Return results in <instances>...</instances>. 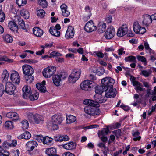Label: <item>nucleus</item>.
<instances>
[{
	"label": "nucleus",
	"instance_id": "nucleus-1",
	"mask_svg": "<svg viewBox=\"0 0 156 156\" xmlns=\"http://www.w3.org/2000/svg\"><path fill=\"white\" fill-rule=\"evenodd\" d=\"M108 84L107 88H106L105 96L107 98H113L115 97L117 94V90L115 88H113V84L115 83V80L110 77H108Z\"/></svg>",
	"mask_w": 156,
	"mask_h": 156
},
{
	"label": "nucleus",
	"instance_id": "nucleus-2",
	"mask_svg": "<svg viewBox=\"0 0 156 156\" xmlns=\"http://www.w3.org/2000/svg\"><path fill=\"white\" fill-rule=\"evenodd\" d=\"M22 68L26 81L28 83H31L34 80V77L32 75L34 73L33 69L27 64L23 65Z\"/></svg>",
	"mask_w": 156,
	"mask_h": 156
},
{
	"label": "nucleus",
	"instance_id": "nucleus-3",
	"mask_svg": "<svg viewBox=\"0 0 156 156\" xmlns=\"http://www.w3.org/2000/svg\"><path fill=\"white\" fill-rule=\"evenodd\" d=\"M95 101L90 99H85L83 101L85 105L93 106L99 107V105L98 104L104 103L106 100L103 99L101 94H96L94 96Z\"/></svg>",
	"mask_w": 156,
	"mask_h": 156
},
{
	"label": "nucleus",
	"instance_id": "nucleus-4",
	"mask_svg": "<svg viewBox=\"0 0 156 156\" xmlns=\"http://www.w3.org/2000/svg\"><path fill=\"white\" fill-rule=\"evenodd\" d=\"M108 77H106L101 80V85L100 86H97L95 87V92L96 94H102L104 92H105L106 88H107L108 84Z\"/></svg>",
	"mask_w": 156,
	"mask_h": 156
},
{
	"label": "nucleus",
	"instance_id": "nucleus-5",
	"mask_svg": "<svg viewBox=\"0 0 156 156\" xmlns=\"http://www.w3.org/2000/svg\"><path fill=\"white\" fill-rule=\"evenodd\" d=\"M67 76V74L65 72H61L57 75H53L52 76V80L54 84L58 87L60 86V82L62 79H64Z\"/></svg>",
	"mask_w": 156,
	"mask_h": 156
},
{
	"label": "nucleus",
	"instance_id": "nucleus-6",
	"mask_svg": "<svg viewBox=\"0 0 156 156\" xmlns=\"http://www.w3.org/2000/svg\"><path fill=\"white\" fill-rule=\"evenodd\" d=\"M96 106L90 105L86 106L84 108L85 112L90 115H96L99 114L100 111L99 108H96Z\"/></svg>",
	"mask_w": 156,
	"mask_h": 156
},
{
	"label": "nucleus",
	"instance_id": "nucleus-7",
	"mask_svg": "<svg viewBox=\"0 0 156 156\" xmlns=\"http://www.w3.org/2000/svg\"><path fill=\"white\" fill-rule=\"evenodd\" d=\"M56 68L53 66H49L44 69L42 71L43 76L46 78H50L55 73Z\"/></svg>",
	"mask_w": 156,
	"mask_h": 156
},
{
	"label": "nucleus",
	"instance_id": "nucleus-8",
	"mask_svg": "<svg viewBox=\"0 0 156 156\" xmlns=\"http://www.w3.org/2000/svg\"><path fill=\"white\" fill-rule=\"evenodd\" d=\"M93 81L88 80H86L83 81L80 84L81 89L84 90H90L91 88L93 87Z\"/></svg>",
	"mask_w": 156,
	"mask_h": 156
},
{
	"label": "nucleus",
	"instance_id": "nucleus-9",
	"mask_svg": "<svg viewBox=\"0 0 156 156\" xmlns=\"http://www.w3.org/2000/svg\"><path fill=\"white\" fill-rule=\"evenodd\" d=\"M16 89V87L13 84L10 82H8L6 84L5 92L9 95H12Z\"/></svg>",
	"mask_w": 156,
	"mask_h": 156
},
{
	"label": "nucleus",
	"instance_id": "nucleus-10",
	"mask_svg": "<svg viewBox=\"0 0 156 156\" xmlns=\"http://www.w3.org/2000/svg\"><path fill=\"white\" fill-rule=\"evenodd\" d=\"M115 33V29L113 26L108 27L105 32V37L107 39H110L113 37Z\"/></svg>",
	"mask_w": 156,
	"mask_h": 156
},
{
	"label": "nucleus",
	"instance_id": "nucleus-11",
	"mask_svg": "<svg viewBox=\"0 0 156 156\" xmlns=\"http://www.w3.org/2000/svg\"><path fill=\"white\" fill-rule=\"evenodd\" d=\"M85 31L88 33L91 32L95 31L97 27L94 25L93 21L90 20L88 21L84 27Z\"/></svg>",
	"mask_w": 156,
	"mask_h": 156
},
{
	"label": "nucleus",
	"instance_id": "nucleus-12",
	"mask_svg": "<svg viewBox=\"0 0 156 156\" xmlns=\"http://www.w3.org/2000/svg\"><path fill=\"white\" fill-rule=\"evenodd\" d=\"M128 32V27L126 24H123L118 29L117 35L119 37H122L126 35Z\"/></svg>",
	"mask_w": 156,
	"mask_h": 156
},
{
	"label": "nucleus",
	"instance_id": "nucleus-13",
	"mask_svg": "<svg viewBox=\"0 0 156 156\" xmlns=\"http://www.w3.org/2000/svg\"><path fill=\"white\" fill-rule=\"evenodd\" d=\"M17 145V141L16 140H13L11 142H10L7 141H5L2 144V147L5 150L7 151L6 149H8L9 147H15Z\"/></svg>",
	"mask_w": 156,
	"mask_h": 156
},
{
	"label": "nucleus",
	"instance_id": "nucleus-14",
	"mask_svg": "<svg viewBox=\"0 0 156 156\" xmlns=\"http://www.w3.org/2000/svg\"><path fill=\"white\" fill-rule=\"evenodd\" d=\"M65 118L60 114H55L52 117V119L53 123L60 124H61Z\"/></svg>",
	"mask_w": 156,
	"mask_h": 156
},
{
	"label": "nucleus",
	"instance_id": "nucleus-15",
	"mask_svg": "<svg viewBox=\"0 0 156 156\" xmlns=\"http://www.w3.org/2000/svg\"><path fill=\"white\" fill-rule=\"evenodd\" d=\"M23 97L24 99H27L30 94H31V88L27 85L24 86L22 89Z\"/></svg>",
	"mask_w": 156,
	"mask_h": 156
},
{
	"label": "nucleus",
	"instance_id": "nucleus-16",
	"mask_svg": "<svg viewBox=\"0 0 156 156\" xmlns=\"http://www.w3.org/2000/svg\"><path fill=\"white\" fill-rule=\"evenodd\" d=\"M11 80L16 84H19L20 79L18 73L15 71L14 73H12L10 76Z\"/></svg>",
	"mask_w": 156,
	"mask_h": 156
},
{
	"label": "nucleus",
	"instance_id": "nucleus-17",
	"mask_svg": "<svg viewBox=\"0 0 156 156\" xmlns=\"http://www.w3.org/2000/svg\"><path fill=\"white\" fill-rule=\"evenodd\" d=\"M74 27L71 26H69L65 34V37L66 39L72 38L74 36Z\"/></svg>",
	"mask_w": 156,
	"mask_h": 156
},
{
	"label": "nucleus",
	"instance_id": "nucleus-18",
	"mask_svg": "<svg viewBox=\"0 0 156 156\" xmlns=\"http://www.w3.org/2000/svg\"><path fill=\"white\" fill-rule=\"evenodd\" d=\"M76 144L75 142L71 141L62 145V147L67 150L74 149H76Z\"/></svg>",
	"mask_w": 156,
	"mask_h": 156
},
{
	"label": "nucleus",
	"instance_id": "nucleus-19",
	"mask_svg": "<svg viewBox=\"0 0 156 156\" xmlns=\"http://www.w3.org/2000/svg\"><path fill=\"white\" fill-rule=\"evenodd\" d=\"M133 85L135 86V89L137 93L139 92V91H144L145 90V88H142V85L141 83L137 81H132Z\"/></svg>",
	"mask_w": 156,
	"mask_h": 156
},
{
	"label": "nucleus",
	"instance_id": "nucleus-20",
	"mask_svg": "<svg viewBox=\"0 0 156 156\" xmlns=\"http://www.w3.org/2000/svg\"><path fill=\"white\" fill-rule=\"evenodd\" d=\"M38 145L37 143L34 141H30L26 144V148L29 151H32L34 148L36 147Z\"/></svg>",
	"mask_w": 156,
	"mask_h": 156
},
{
	"label": "nucleus",
	"instance_id": "nucleus-21",
	"mask_svg": "<svg viewBox=\"0 0 156 156\" xmlns=\"http://www.w3.org/2000/svg\"><path fill=\"white\" fill-rule=\"evenodd\" d=\"M68 7L65 3L62 4L60 6V8L62 12V15L65 17H68L70 14V12L67 10Z\"/></svg>",
	"mask_w": 156,
	"mask_h": 156
},
{
	"label": "nucleus",
	"instance_id": "nucleus-22",
	"mask_svg": "<svg viewBox=\"0 0 156 156\" xmlns=\"http://www.w3.org/2000/svg\"><path fill=\"white\" fill-rule=\"evenodd\" d=\"M53 140L55 141L61 142L62 141H67L69 140V137L67 135H58L55 136Z\"/></svg>",
	"mask_w": 156,
	"mask_h": 156
},
{
	"label": "nucleus",
	"instance_id": "nucleus-23",
	"mask_svg": "<svg viewBox=\"0 0 156 156\" xmlns=\"http://www.w3.org/2000/svg\"><path fill=\"white\" fill-rule=\"evenodd\" d=\"M45 152L47 156H59L56 154V149L55 148L51 147L47 148Z\"/></svg>",
	"mask_w": 156,
	"mask_h": 156
},
{
	"label": "nucleus",
	"instance_id": "nucleus-24",
	"mask_svg": "<svg viewBox=\"0 0 156 156\" xmlns=\"http://www.w3.org/2000/svg\"><path fill=\"white\" fill-rule=\"evenodd\" d=\"M33 33L36 37H40L43 35L44 31L39 27H36L33 29Z\"/></svg>",
	"mask_w": 156,
	"mask_h": 156
},
{
	"label": "nucleus",
	"instance_id": "nucleus-25",
	"mask_svg": "<svg viewBox=\"0 0 156 156\" xmlns=\"http://www.w3.org/2000/svg\"><path fill=\"white\" fill-rule=\"evenodd\" d=\"M33 118L35 122L37 124L42 123L44 121L43 117L41 115L37 114L33 115Z\"/></svg>",
	"mask_w": 156,
	"mask_h": 156
},
{
	"label": "nucleus",
	"instance_id": "nucleus-26",
	"mask_svg": "<svg viewBox=\"0 0 156 156\" xmlns=\"http://www.w3.org/2000/svg\"><path fill=\"white\" fill-rule=\"evenodd\" d=\"M8 27L13 32L16 31L17 32L18 30V27L16 23L13 21H11L8 23Z\"/></svg>",
	"mask_w": 156,
	"mask_h": 156
},
{
	"label": "nucleus",
	"instance_id": "nucleus-27",
	"mask_svg": "<svg viewBox=\"0 0 156 156\" xmlns=\"http://www.w3.org/2000/svg\"><path fill=\"white\" fill-rule=\"evenodd\" d=\"M7 117L12 119L13 120H17L18 119V115L16 112H10L7 113L6 114Z\"/></svg>",
	"mask_w": 156,
	"mask_h": 156
},
{
	"label": "nucleus",
	"instance_id": "nucleus-28",
	"mask_svg": "<svg viewBox=\"0 0 156 156\" xmlns=\"http://www.w3.org/2000/svg\"><path fill=\"white\" fill-rule=\"evenodd\" d=\"M50 34L53 36L59 37L60 36V33L59 31L55 30L54 27H51L49 30Z\"/></svg>",
	"mask_w": 156,
	"mask_h": 156
},
{
	"label": "nucleus",
	"instance_id": "nucleus-29",
	"mask_svg": "<svg viewBox=\"0 0 156 156\" xmlns=\"http://www.w3.org/2000/svg\"><path fill=\"white\" fill-rule=\"evenodd\" d=\"M36 87L41 93H45L47 92L45 86H43L41 83H37L36 84Z\"/></svg>",
	"mask_w": 156,
	"mask_h": 156
},
{
	"label": "nucleus",
	"instance_id": "nucleus-30",
	"mask_svg": "<svg viewBox=\"0 0 156 156\" xmlns=\"http://www.w3.org/2000/svg\"><path fill=\"white\" fill-rule=\"evenodd\" d=\"M53 139L48 136H45L44 138L43 143L44 144H47L51 146L53 144Z\"/></svg>",
	"mask_w": 156,
	"mask_h": 156
},
{
	"label": "nucleus",
	"instance_id": "nucleus-31",
	"mask_svg": "<svg viewBox=\"0 0 156 156\" xmlns=\"http://www.w3.org/2000/svg\"><path fill=\"white\" fill-rule=\"evenodd\" d=\"M20 15L26 19H28L30 17L29 12L26 9H23L20 11Z\"/></svg>",
	"mask_w": 156,
	"mask_h": 156
},
{
	"label": "nucleus",
	"instance_id": "nucleus-32",
	"mask_svg": "<svg viewBox=\"0 0 156 156\" xmlns=\"http://www.w3.org/2000/svg\"><path fill=\"white\" fill-rule=\"evenodd\" d=\"M152 20L151 16L149 15H146L144 17L143 23L144 24L147 25L152 22Z\"/></svg>",
	"mask_w": 156,
	"mask_h": 156
},
{
	"label": "nucleus",
	"instance_id": "nucleus-33",
	"mask_svg": "<svg viewBox=\"0 0 156 156\" xmlns=\"http://www.w3.org/2000/svg\"><path fill=\"white\" fill-rule=\"evenodd\" d=\"M76 120V118L75 116L70 115L69 116H66V122L67 124H70L74 122Z\"/></svg>",
	"mask_w": 156,
	"mask_h": 156
},
{
	"label": "nucleus",
	"instance_id": "nucleus-34",
	"mask_svg": "<svg viewBox=\"0 0 156 156\" xmlns=\"http://www.w3.org/2000/svg\"><path fill=\"white\" fill-rule=\"evenodd\" d=\"M140 134V132H139L138 130H137L135 132H134V131H132V135L133 136L136 137L133 138V140L136 141H139L140 140L141 137L140 136H139Z\"/></svg>",
	"mask_w": 156,
	"mask_h": 156
},
{
	"label": "nucleus",
	"instance_id": "nucleus-35",
	"mask_svg": "<svg viewBox=\"0 0 156 156\" xmlns=\"http://www.w3.org/2000/svg\"><path fill=\"white\" fill-rule=\"evenodd\" d=\"M39 97V93L38 92H35L34 93L31 92V94H30L28 97V98L32 101H34L38 99Z\"/></svg>",
	"mask_w": 156,
	"mask_h": 156
},
{
	"label": "nucleus",
	"instance_id": "nucleus-36",
	"mask_svg": "<svg viewBox=\"0 0 156 156\" xmlns=\"http://www.w3.org/2000/svg\"><path fill=\"white\" fill-rule=\"evenodd\" d=\"M3 38L5 41L8 43H11L13 41L12 37L9 34L3 35Z\"/></svg>",
	"mask_w": 156,
	"mask_h": 156
},
{
	"label": "nucleus",
	"instance_id": "nucleus-37",
	"mask_svg": "<svg viewBox=\"0 0 156 156\" xmlns=\"http://www.w3.org/2000/svg\"><path fill=\"white\" fill-rule=\"evenodd\" d=\"M141 26L139 24L138 22H135L133 24V30L134 32L136 34H138L140 29V28Z\"/></svg>",
	"mask_w": 156,
	"mask_h": 156
},
{
	"label": "nucleus",
	"instance_id": "nucleus-38",
	"mask_svg": "<svg viewBox=\"0 0 156 156\" xmlns=\"http://www.w3.org/2000/svg\"><path fill=\"white\" fill-rule=\"evenodd\" d=\"M110 133L109 128L107 127L106 128H104L101 129L100 132L98 133V135L99 136L100 135L105 136Z\"/></svg>",
	"mask_w": 156,
	"mask_h": 156
},
{
	"label": "nucleus",
	"instance_id": "nucleus-39",
	"mask_svg": "<svg viewBox=\"0 0 156 156\" xmlns=\"http://www.w3.org/2000/svg\"><path fill=\"white\" fill-rule=\"evenodd\" d=\"M106 28V24L103 23L102 24V23H101V24H100V26L98 27V31L99 33H102L105 31Z\"/></svg>",
	"mask_w": 156,
	"mask_h": 156
},
{
	"label": "nucleus",
	"instance_id": "nucleus-40",
	"mask_svg": "<svg viewBox=\"0 0 156 156\" xmlns=\"http://www.w3.org/2000/svg\"><path fill=\"white\" fill-rule=\"evenodd\" d=\"M126 62H136V57L134 56L130 55L124 58Z\"/></svg>",
	"mask_w": 156,
	"mask_h": 156
},
{
	"label": "nucleus",
	"instance_id": "nucleus-41",
	"mask_svg": "<svg viewBox=\"0 0 156 156\" xmlns=\"http://www.w3.org/2000/svg\"><path fill=\"white\" fill-rule=\"evenodd\" d=\"M73 73H71L68 78V81L70 83H75L78 80V77H74Z\"/></svg>",
	"mask_w": 156,
	"mask_h": 156
},
{
	"label": "nucleus",
	"instance_id": "nucleus-42",
	"mask_svg": "<svg viewBox=\"0 0 156 156\" xmlns=\"http://www.w3.org/2000/svg\"><path fill=\"white\" fill-rule=\"evenodd\" d=\"M71 73H73L74 77H78V79H79L80 76L81 74V71L80 69H75L73 70Z\"/></svg>",
	"mask_w": 156,
	"mask_h": 156
},
{
	"label": "nucleus",
	"instance_id": "nucleus-43",
	"mask_svg": "<svg viewBox=\"0 0 156 156\" xmlns=\"http://www.w3.org/2000/svg\"><path fill=\"white\" fill-rule=\"evenodd\" d=\"M5 126L8 129H12L13 128V125L12 122L10 121H8L5 122Z\"/></svg>",
	"mask_w": 156,
	"mask_h": 156
},
{
	"label": "nucleus",
	"instance_id": "nucleus-44",
	"mask_svg": "<svg viewBox=\"0 0 156 156\" xmlns=\"http://www.w3.org/2000/svg\"><path fill=\"white\" fill-rule=\"evenodd\" d=\"M137 58L138 61H140L142 62H143L144 66H145L147 65V61L146 58L144 56L138 55L137 56Z\"/></svg>",
	"mask_w": 156,
	"mask_h": 156
},
{
	"label": "nucleus",
	"instance_id": "nucleus-45",
	"mask_svg": "<svg viewBox=\"0 0 156 156\" xmlns=\"http://www.w3.org/2000/svg\"><path fill=\"white\" fill-rule=\"evenodd\" d=\"M0 61H5L6 62L10 63L12 62L13 60L12 59L8 58L6 56H2L1 55H0Z\"/></svg>",
	"mask_w": 156,
	"mask_h": 156
},
{
	"label": "nucleus",
	"instance_id": "nucleus-46",
	"mask_svg": "<svg viewBox=\"0 0 156 156\" xmlns=\"http://www.w3.org/2000/svg\"><path fill=\"white\" fill-rule=\"evenodd\" d=\"M21 123L22 125V128L23 129H26L28 128L29 124L27 120H23L21 122Z\"/></svg>",
	"mask_w": 156,
	"mask_h": 156
},
{
	"label": "nucleus",
	"instance_id": "nucleus-47",
	"mask_svg": "<svg viewBox=\"0 0 156 156\" xmlns=\"http://www.w3.org/2000/svg\"><path fill=\"white\" fill-rule=\"evenodd\" d=\"M18 23L20 27L23 29H25V24L24 21L21 18L18 19Z\"/></svg>",
	"mask_w": 156,
	"mask_h": 156
},
{
	"label": "nucleus",
	"instance_id": "nucleus-48",
	"mask_svg": "<svg viewBox=\"0 0 156 156\" xmlns=\"http://www.w3.org/2000/svg\"><path fill=\"white\" fill-rule=\"evenodd\" d=\"M45 13V12L43 9H40L38 10L37 11V16L41 18H43L44 17Z\"/></svg>",
	"mask_w": 156,
	"mask_h": 156
},
{
	"label": "nucleus",
	"instance_id": "nucleus-49",
	"mask_svg": "<svg viewBox=\"0 0 156 156\" xmlns=\"http://www.w3.org/2000/svg\"><path fill=\"white\" fill-rule=\"evenodd\" d=\"M16 3L19 7L23 6L27 3L26 0H16Z\"/></svg>",
	"mask_w": 156,
	"mask_h": 156
},
{
	"label": "nucleus",
	"instance_id": "nucleus-50",
	"mask_svg": "<svg viewBox=\"0 0 156 156\" xmlns=\"http://www.w3.org/2000/svg\"><path fill=\"white\" fill-rule=\"evenodd\" d=\"M5 18V16L4 13L2 11V9H0V22H3Z\"/></svg>",
	"mask_w": 156,
	"mask_h": 156
},
{
	"label": "nucleus",
	"instance_id": "nucleus-51",
	"mask_svg": "<svg viewBox=\"0 0 156 156\" xmlns=\"http://www.w3.org/2000/svg\"><path fill=\"white\" fill-rule=\"evenodd\" d=\"M50 55L51 57H55L56 58L57 57L62 56V54L59 52L55 51H53L50 53Z\"/></svg>",
	"mask_w": 156,
	"mask_h": 156
},
{
	"label": "nucleus",
	"instance_id": "nucleus-52",
	"mask_svg": "<svg viewBox=\"0 0 156 156\" xmlns=\"http://www.w3.org/2000/svg\"><path fill=\"white\" fill-rule=\"evenodd\" d=\"M39 4L43 8H46L48 5L47 2L46 0H41L39 2Z\"/></svg>",
	"mask_w": 156,
	"mask_h": 156
},
{
	"label": "nucleus",
	"instance_id": "nucleus-53",
	"mask_svg": "<svg viewBox=\"0 0 156 156\" xmlns=\"http://www.w3.org/2000/svg\"><path fill=\"white\" fill-rule=\"evenodd\" d=\"M23 136H24V139H29L31 137L30 133L28 131H26L23 134Z\"/></svg>",
	"mask_w": 156,
	"mask_h": 156
},
{
	"label": "nucleus",
	"instance_id": "nucleus-54",
	"mask_svg": "<svg viewBox=\"0 0 156 156\" xmlns=\"http://www.w3.org/2000/svg\"><path fill=\"white\" fill-rule=\"evenodd\" d=\"M36 140L39 142L43 143L44 137L42 135H39L36 136Z\"/></svg>",
	"mask_w": 156,
	"mask_h": 156
},
{
	"label": "nucleus",
	"instance_id": "nucleus-55",
	"mask_svg": "<svg viewBox=\"0 0 156 156\" xmlns=\"http://www.w3.org/2000/svg\"><path fill=\"white\" fill-rule=\"evenodd\" d=\"M9 73L6 70H5L3 71L2 75V77L4 80H6L9 77Z\"/></svg>",
	"mask_w": 156,
	"mask_h": 156
},
{
	"label": "nucleus",
	"instance_id": "nucleus-56",
	"mask_svg": "<svg viewBox=\"0 0 156 156\" xmlns=\"http://www.w3.org/2000/svg\"><path fill=\"white\" fill-rule=\"evenodd\" d=\"M105 21L107 23H110L112 21V15L111 14H108L105 19Z\"/></svg>",
	"mask_w": 156,
	"mask_h": 156
},
{
	"label": "nucleus",
	"instance_id": "nucleus-57",
	"mask_svg": "<svg viewBox=\"0 0 156 156\" xmlns=\"http://www.w3.org/2000/svg\"><path fill=\"white\" fill-rule=\"evenodd\" d=\"M120 107L126 111H128L130 109V108L127 105L122 103L120 106Z\"/></svg>",
	"mask_w": 156,
	"mask_h": 156
},
{
	"label": "nucleus",
	"instance_id": "nucleus-58",
	"mask_svg": "<svg viewBox=\"0 0 156 156\" xmlns=\"http://www.w3.org/2000/svg\"><path fill=\"white\" fill-rule=\"evenodd\" d=\"M112 133L114 134L116 137L120 136L121 135V130L120 129H118L112 131Z\"/></svg>",
	"mask_w": 156,
	"mask_h": 156
},
{
	"label": "nucleus",
	"instance_id": "nucleus-59",
	"mask_svg": "<svg viewBox=\"0 0 156 156\" xmlns=\"http://www.w3.org/2000/svg\"><path fill=\"white\" fill-rule=\"evenodd\" d=\"M5 92L4 86L3 84L0 83V97H2Z\"/></svg>",
	"mask_w": 156,
	"mask_h": 156
},
{
	"label": "nucleus",
	"instance_id": "nucleus-60",
	"mask_svg": "<svg viewBox=\"0 0 156 156\" xmlns=\"http://www.w3.org/2000/svg\"><path fill=\"white\" fill-rule=\"evenodd\" d=\"M94 54L96 55L98 58H102L104 57V54L99 51H96L94 52Z\"/></svg>",
	"mask_w": 156,
	"mask_h": 156
},
{
	"label": "nucleus",
	"instance_id": "nucleus-61",
	"mask_svg": "<svg viewBox=\"0 0 156 156\" xmlns=\"http://www.w3.org/2000/svg\"><path fill=\"white\" fill-rule=\"evenodd\" d=\"M151 73L146 70H143L142 71V74L145 77H148Z\"/></svg>",
	"mask_w": 156,
	"mask_h": 156
},
{
	"label": "nucleus",
	"instance_id": "nucleus-62",
	"mask_svg": "<svg viewBox=\"0 0 156 156\" xmlns=\"http://www.w3.org/2000/svg\"><path fill=\"white\" fill-rule=\"evenodd\" d=\"M20 154V152L18 149L13 150L12 152V156H19Z\"/></svg>",
	"mask_w": 156,
	"mask_h": 156
},
{
	"label": "nucleus",
	"instance_id": "nucleus-63",
	"mask_svg": "<svg viewBox=\"0 0 156 156\" xmlns=\"http://www.w3.org/2000/svg\"><path fill=\"white\" fill-rule=\"evenodd\" d=\"M90 13L87 16H84L83 18V20L84 21H87L89 19L90 17L92 15V13L90 12Z\"/></svg>",
	"mask_w": 156,
	"mask_h": 156
},
{
	"label": "nucleus",
	"instance_id": "nucleus-64",
	"mask_svg": "<svg viewBox=\"0 0 156 156\" xmlns=\"http://www.w3.org/2000/svg\"><path fill=\"white\" fill-rule=\"evenodd\" d=\"M140 31L138 33V34H143L145 33L146 31V30L145 27H141L139 29Z\"/></svg>",
	"mask_w": 156,
	"mask_h": 156
}]
</instances>
